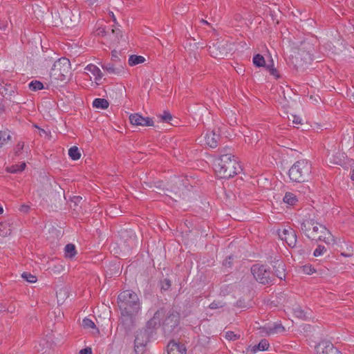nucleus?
<instances>
[{
    "label": "nucleus",
    "mask_w": 354,
    "mask_h": 354,
    "mask_svg": "<svg viewBox=\"0 0 354 354\" xmlns=\"http://www.w3.org/2000/svg\"><path fill=\"white\" fill-rule=\"evenodd\" d=\"M300 230L313 240L324 241L328 245L335 243L334 236L324 225L313 219H306L301 222Z\"/></svg>",
    "instance_id": "1"
},
{
    "label": "nucleus",
    "mask_w": 354,
    "mask_h": 354,
    "mask_svg": "<svg viewBox=\"0 0 354 354\" xmlns=\"http://www.w3.org/2000/svg\"><path fill=\"white\" fill-rule=\"evenodd\" d=\"M214 168L216 174L221 178H229L237 174L241 167L234 156L223 153L214 160Z\"/></svg>",
    "instance_id": "2"
},
{
    "label": "nucleus",
    "mask_w": 354,
    "mask_h": 354,
    "mask_svg": "<svg viewBox=\"0 0 354 354\" xmlns=\"http://www.w3.org/2000/svg\"><path fill=\"white\" fill-rule=\"evenodd\" d=\"M312 173V165L306 160L296 161L288 170V176L291 181L302 183L310 178Z\"/></svg>",
    "instance_id": "3"
},
{
    "label": "nucleus",
    "mask_w": 354,
    "mask_h": 354,
    "mask_svg": "<svg viewBox=\"0 0 354 354\" xmlns=\"http://www.w3.org/2000/svg\"><path fill=\"white\" fill-rule=\"evenodd\" d=\"M120 310L128 313H138L140 307L138 295L127 290L121 292L118 297Z\"/></svg>",
    "instance_id": "4"
},
{
    "label": "nucleus",
    "mask_w": 354,
    "mask_h": 354,
    "mask_svg": "<svg viewBox=\"0 0 354 354\" xmlns=\"http://www.w3.org/2000/svg\"><path fill=\"white\" fill-rule=\"evenodd\" d=\"M51 78L59 80L66 81L68 79L71 75V63L68 59L62 57L57 60L51 70H50Z\"/></svg>",
    "instance_id": "5"
},
{
    "label": "nucleus",
    "mask_w": 354,
    "mask_h": 354,
    "mask_svg": "<svg viewBox=\"0 0 354 354\" xmlns=\"http://www.w3.org/2000/svg\"><path fill=\"white\" fill-rule=\"evenodd\" d=\"M234 50V45L228 41L221 39L214 42L209 46L210 55L214 58L223 59L230 55Z\"/></svg>",
    "instance_id": "6"
},
{
    "label": "nucleus",
    "mask_w": 354,
    "mask_h": 354,
    "mask_svg": "<svg viewBox=\"0 0 354 354\" xmlns=\"http://www.w3.org/2000/svg\"><path fill=\"white\" fill-rule=\"evenodd\" d=\"M251 272L256 280L262 284H267L271 281L270 271L265 266L254 265L251 268Z\"/></svg>",
    "instance_id": "7"
},
{
    "label": "nucleus",
    "mask_w": 354,
    "mask_h": 354,
    "mask_svg": "<svg viewBox=\"0 0 354 354\" xmlns=\"http://www.w3.org/2000/svg\"><path fill=\"white\" fill-rule=\"evenodd\" d=\"M180 322V314L174 310H170L163 322V329L165 333H171L178 326Z\"/></svg>",
    "instance_id": "8"
},
{
    "label": "nucleus",
    "mask_w": 354,
    "mask_h": 354,
    "mask_svg": "<svg viewBox=\"0 0 354 354\" xmlns=\"http://www.w3.org/2000/svg\"><path fill=\"white\" fill-rule=\"evenodd\" d=\"M149 340V333L147 330L138 332L135 339V351L136 354H142L144 348Z\"/></svg>",
    "instance_id": "9"
},
{
    "label": "nucleus",
    "mask_w": 354,
    "mask_h": 354,
    "mask_svg": "<svg viewBox=\"0 0 354 354\" xmlns=\"http://www.w3.org/2000/svg\"><path fill=\"white\" fill-rule=\"evenodd\" d=\"M279 236L281 240H284L288 246L291 248L296 247L297 244V235L295 232L290 227L283 228V230H279Z\"/></svg>",
    "instance_id": "10"
},
{
    "label": "nucleus",
    "mask_w": 354,
    "mask_h": 354,
    "mask_svg": "<svg viewBox=\"0 0 354 354\" xmlns=\"http://www.w3.org/2000/svg\"><path fill=\"white\" fill-rule=\"evenodd\" d=\"M129 121L133 126L152 127L153 121L149 117L144 118L139 113H133L129 115Z\"/></svg>",
    "instance_id": "11"
},
{
    "label": "nucleus",
    "mask_w": 354,
    "mask_h": 354,
    "mask_svg": "<svg viewBox=\"0 0 354 354\" xmlns=\"http://www.w3.org/2000/svg\"><path fill=\"white\" fill-rule=\"evenodd\" d=\"M315 349L317 354H342L332 343L327 341L319 342Z\"/></svg>",
    "instance_id": "12"
},
{
    "label": "nucleus",
    "mask_w": 354,
    "mask_h": 354,
    "mask_svg": "<svg viewBox=\"0 0 354 354\" xmlns=\"http://www.w3.org/2000/svg\"><path fill=\"white\" fill-rule=\"evenodd\" d=\"M165 314L163 308L158 310L153 315V317L147 322L148 328H156L160 326V320Z\"/></svg>",
    "instance_id": "13"
},
{
    "label": "nucleus",
    "mask_w": 354,
    "mask_h": 354,
    "mask_svg": "<svg viewBox=\"0 0 354 354\" xmlns=\"http://www.w3.org/2000/svg\"><path fill=\"white\" fill-rule=\"evenodd\" d=\"M261 333L270 335L281 333L285 331L284 327L278 323H274L270 325L265 326L261 328Z\"/></svg>",
    "instance_id": "14"
},
{
    "label": "nucleus",
    "mask_w": 354,
    "mask_h": 354,
    "mask_svg": "<svg viewBox=\"0 0 354 354\" xmlns=\"http://www.w3.org/2000/svg\"><path fill=\"white\" fill-rule=\"evenodd\" d=\"M204 138L205 145L211 148H216L218 146L221 136L219 134L216 133L214 131H212L206 133Z\"/></svg>",
    "instance_id": "15"
},
{
    "label": "nucleus",
    "mask_w": 354,
    "mask_h": 354,
    "mask_svg": "<svg viewBox=\"0 0 354 354\" xmlns=\"http://www.w3.org/2000/svg\"><path fill=\"white\" fill-rule=\"evenodd\" d=\"M136 313H128L121 310V322L120 326L123 327L125 330L130 329L133 324V315Z\"/></svg>",
    "instance_id": "16"
},
{
    "label": "nucleus",
    "mask_w": 354,
    "mask_h": 354,
    "mask_svg": "<svg viewBox=\"0 0 354 354\" xmlns=\"http://www.w3.org/2000/svg\"><path fill=\"white\" fill-rule=\"evenodd\" d=\"M101 67L111 75H119L123 70V66L122 64H115L114 62L109 63H101Z\"/></svg>",
    "instance_id": "17"
},
{
    "label": "nucleus",
    "mask_w": 354,
    "mask_h": 354,
    "mask_svg": "<svg viewBox=\"0 0 354 354\" xmlns=\"http://www.w3.org/2000/svg\"><path fill=\"white\" fill-rule=\"evenodd\" d=\"M174 187H171V189L169 191L171 194H174L177 198H180L182 194H184V192L187 189V186L185 183H183V180H180L179 178L174 179Z\"/></svg>",
    "instance_id": "18"
},
{
    "label": "nucleus",
    "mask_w": 354,
    "mask_h": 354,
    "mask_svg": "<svg viewBox=\"0 0 354 354\" xmlns=\"http://www.w3.org/2000/svg\"><path fill=\"white\" fill-rule=\"evenodd\" d=\"M168 354H185L186 348L184 344L171 341L167 346Z\"/></svg>",
    "instance_id": "19"
},
{
    "label": "nucleus",
    "mask_w": 354,
    "mask_h": 354,
    "mask_svg": "<svg viewBox=\"0 0 354 354\" xmlns=\"http://www.w3.org/2000/svg\"><path fill=\"white\" fill-rule=\"evenodd\" d=\"M274 271L275 272L276 276L280 279H283L286 277L285 274V265L281 261H276L274 262L273 265Z\"/></svg>",
    "instance_id": "20"
},
{
    "label": "nucleus",
    "mask_w": 354,
    "mask_h": 354,
    "mask_svg": "<svg viewBox=\"0 0 354 354\" xmlns=\"http://www.w3.org/2000/svg\"><path fill=\"white\" fill-rule=\"evenodd\" d=\"M85 70L91 73L95 76V80L96 82L100 81L103 76L100 69L94 64H88L85 68Z\"/></svg>",
    "instance_id": "21"
},
{
    "label": "nucleus",
    "mask_w": 354,
    "mask_h": 354,
    "mask_svg": "<svg viewBox=\"0 0 354 354\" xmlns=\"http://www.w3.org/2000/svg\"><path fill=\"white\" fill-rule=\"evenodd\" d=\"M345 158V153L337 152L335 155H332V157L330 158V161L333 164L341 165L344 163Z\"/></svg>",
    "instance_id": "22"
},
{
    "label": "nucleus",
    "mask_w": 354,
    "mask_h": 354,
    "mask_svg": "<svg viewBox=\"0 0 354 354\" xmlns=\"http://www.w3.org/2000/svg\"><path fill=\"white\" fill-rule=\"evenodd\" d=\"M128 235H129V241L127 243V247H128L129 248H131L136 244V236L132 232H128L126 231V232H122L121 236H122V239H124L126 236H127Z\"/></svg>",
    "instance_id": "23"
},
{
    "label": "nucleus",
    "mask_w": 354,
    "mask_h": 354,
    "mask_svg": "<svg viewBox=\"0 0 354 354\" xmlns=\"http://www.w3.org/2000/svg\"><path fill=\"white\" fill-rule=\"evenodd\" d=\"M93 106L97 109H105L108 108L109 102L105 99L96 98L93 102Z\"/></svg>",
    "instance_id": "24"
},
{
    "label": "nucleus",
    "mask_w": 354,
    "mask_h": 354,
    "mask_svg": "<svg viewBox=\"0 0 354 354\" xmlns=\"http://www.w3.org/2000/svg\"><path fill=\"white\" fill-rule=\"evenodd\" d=\"M145 59L140 55H132L129 58V64L131 66L145 62Z\"/></svg>",
    "instance_id": "25"
},
{
    "label": "nucleus",
    "mask_w": 354,
    "mask_h": 354,
    "mask_svg": "<svg viewBox=\"0 0 354 354\" xmlns=\"http://www.w3.org/2000/svg\"><path fill=\"white\" fill-rule=\"evenodd\" d=\"M12 232L10 225L7 223H0V236L6 237L10 235Z\"/></svg>",
    "instance_id": "26"
},
{
    "label": "nucleus",
    "mask_w": 354,
    "mask_h": 354,
    "mask_svg": "<svg viewBox=\"0 0 354 354\" xmlns=\"http://www.w3.org/2000/svg\"><path fill=\"white\" fill-rule=\"evenodd\" d=\"M283 200L284 203L290 205H294L297 202V198L296 196L291 192L286 193Z\"/></svg>",
    "instance_id": "27"
},
{
    "label": "nucleus",
    "mask_w": 354,
    "mask_h": 354,
    "mask_svg": "<svg viewBox=\"0 0 354 354\" xmlns=\"http://www.w3.org/2000/svg\"><path fill=\"white\" fill-rule=\"evenodd\" d=\"M68 156L72 160H77L80 158L81 153L77 147L73 146L68 150Z\"/></svg>",
    "instance_id": "28"
},
{
    "label": "nucleus",
    "mask_w": 354,
    "mask_h": 354,
    "mask_svg": "<svg viewBox=\"0 0 354 354\" xmlns=\"http://www.w3.org/2000/svg\"><path fill=\"white\" fill-rule=\"evenodd\" d=\"M65 255L66 257H73L76 254L75 247L72 243H68L64 248Z\"/></svg>",
    "instance_id": "29"
},
{
    "label": "nucleus",
    "mask_w": 354,
    "mask_h": 354,
    "mask_svg": "<svg viewBox=\"0 0 354 354\" xmlns=\"http://www.w3.org/2000/svg\"><path fill=\"white\" fill-rule=\"evenodd\" d=\"M119 55L120 53L117 50H113L111 52V62H114L118 66V64H122L123 66L124 64H125V59H123V60H122L120 58Z\"/></svg>",
    "instance_id": "30"
},
{
    "label": "nucleus",
    "mask_w": 354,
    "mask_h": 354,
    "mask_svg": "<svg viewBox=\"0 0 354 354\" xmlns=\"http://www.w3.org/2000/svg\"><path fill=\"white\" fill-rule=\"evenodd\" d=\"M253 64L257 67L265 66L266 61L263 55L257 54L253 57Z\"/></svg>",
    "instance_id": "31"
},
{
    "label": "nucleus",
    "mask_w": 354,
    "mask_h": 354,
    "mask_svg": "<svg viewBox=\"0 0 354 354\" xmlns=\"http://www.w3.org/2000/svg\"><path fill=\"white\" fill-rule=\"evenodd\" d=\"M82 326L84 328L94 329L96 333H99V330L96 328L95 323L90 319L84 318L82 321Z\"/></svg>",
    "instance_id": "32"
},
{
    "label": "nucleus",
    "mask_w": 354,
    "mask_h": 354,
    "mask_svg": "<svg viewBox=\"0 0 354 354\" xmlns=\"http://www.w3.org/2000/svg\"><path fill=\"white\" fill-rule=\"evenodd\" d=\"M294 314L295 316L301 319H306L308 317V312L304 311L300 307H296L294 308Z\"/></svg>",
    "instance_id": "33"
},
{
    "label": "nucleus",
    "mask_w": 354,
    "mask_h": 354,
    "mask_svg": "<svg viewBox=\"0 0 354 354\" xmlns=\"http://www.w3.org/2000/svg\"><path fill=\"white\" fill-rule=\"evenodd\" d=\"M269 347V343L266 339H262L258 345L255 346L253 348V351L256 352L257 350L259 351H266Z\"/></svg>",
    "instance_id": "34"
},
{
    "label": "nucleus",
    "mask_w": 354,
    "mask_h": 354,
    "mask_svg": "<svg viewBox=\"0 0 354 354\" xmlns=\"http://www.w3.org/2000/svg\"><path fill=\"white\" fill-rule=\"evenodd\" d=\"M29 88L31 91H36L44 88L43 84L39 81H32L29 83Z\"/></svg>",
    "instance_id": "35"
},
{
    "label": "nucleus",
    "mask_w": 354,
    "mask_h": 354,
    "mask_svg": "<svg viewBox=\"0 0 354 354\" xmlns=\"http://www.w3.org/2000/svg\"><path fill=\"white\" fill-rule=\"evenodd\" d=\"M48 270L52 274H57L64 270V266L60 263H57L49 267Z\"/></svg>",
    "instance_id": "36"
},
{
    "label": "nucleus",
    "mask_w": 354,
    "mask_h": 354,
    "mask_svg": "<svg viewBox=\"0 0 354 354\" xmlns=\"http://www.w3.org/2000/svg\"><path fill=\"white\" fill-rule=\"evenodd\" d=\"M21 277L26 281L31 283H35L37 280L36 276L32 275L30 273L26 272L22 273Z\"/></svg>",
    "instance_id": "37"
},
{
    "label": "nucleus",
    "mask_w": 354,
    "mask_h": 354,
    "mask_svg": "<svg viewBox=\"0 0 354 354\" xmlns=\"http://www.w3.org/2000/svg\"><path fill=\"white\" fill-rule=\"evenodd\" d=\"M10 135L6 131H0V147L6 144V140L10 139Z\"/></svg>",
    "instance_id": "38"
},
{
    "label": "nucleus",
    "mask_w": 354,
    "mask_h": 354,
    "mask_svg": "<svg viewBox=\"0 0 354 354\" xmlns=\"http://www.w3.org/2000/svg\"><path fill=\"white\" fill-rule=\"evenodd\" d=\"M300 59H304V62L306 64H310L313 60V57L310 54L308 53L302 52L300 53Z\"/></svg>",
    "instance_id": "39"
},
{
    "label": "nucleus",
    "mask_w": 354,
    "mask_h": 354,
    "mask_svg": "<svg viewBox=\"0 0 354 354\" xmlns=\"http://www.w3.org/2000/svg\"><path fill=\"white\" fill-rule=\"evenodd\" d=\"M240 335L232 331H227L225 333V338L230 341H234L239 338Z\"/></svg>",
    "instance_id": "40"
},
{
    "label": "nucleus",
    "mask_w": 354,
    "mask_h": 354,
    "mask_svg": "<svg viewBox=\"0 0 354 354\" xmlns=\"http://www.w3.org/2000/svg\"><path fill=\"white\" fill-rule=\"evenodd\" d=\"M354 252V248L352 245L347 246L346 250L344 252H342L341 253V255L346 257H352L353 255Z\"/></svg>",
    "instance_id": "41"
},
{
    "label": "nucleus",
    "mask_w": 354,
    "mask_h": 354,
    "mask_svg": "<svg viewBox=\"0 0 354 354\" xmlns=\"http://www.w3.org/2000/svg\"><path fill=\"white\" fill-rule=\"evenodd\" d=\"M326 251V248L323 245H318V247L313 252V255L315 257H319L322 255Z\"/></svg>",
    "instance_id": "42"
},
{
    "label": "nucleus",
    "mask_w": 354,
    "mask_h": 354,
    "mask_svg": "<svg viewBox=\"0 0 354 354\" xmlns=\"http://www.w3.org/2000/svg\"><path fill=\"white\" fill-rule=\"evenodd\" d=\"M266 68L270 71V75L275 76L277 78L279 77V75L278 74L277 69L274 67L272 62L271 64H268Z\"/></svg>",
    "instance_id": "43"
},
{
    "label": "nucleus",
    "mask_w": 354,
    "mask_h": 354,
    "mask_svg": "<svg viewBox=\"0 0 354 354\" xmlns=\"http://www.w3.org/2000/svg\"><path fill=\"white\" fill-rule=\"evenodd\" d=\"M288 120L291 121L293 124H301V119L296 115H291L290 116H288Z\"/></svg>",
    "instance_id": "44"
},
{
    "label": "nucleus",
    "mask_w": 354,
    "mask_h": 354,
    "mask_svg": "<svg viewBox=\"0 0 354 354\" xmlns=\"http://www.w3.org/2000/svg\"><path fill=\"white\" fill-rule=\"evenodd\" d=\"M67 290L66 289H60L58 292H57V297L58 301H64V296L67 295Z\"/></svg>",
    "instance_id": "45"
},
{
    "label": "nucleus",
    "mask_w": 354,
    "mask_h": 354,
    "mask_svg": "<svg viewBox=\"0 0 354 354\" xmlns=\"http://www.w3.org/2000/svg\"><path fill=\"white\" fill-rule=\"evenodd\" d=\"M161 289L163 290H167L171 286V281L169 279H165L160 282Z\"/></svg>",
    "instance_id": "46"
},
{
    "label": "nucleus",
    "mask_w": 354,
    "mask_h": 354,
    "mask_svg": "<svg viewBox=\"0 0 354 354\" xmlns=\"http://www.w3.org/2000/svg\"><path fill=\"white\" fill-rule=\"evenodd\" d=\"M225 306L224 303H222L221 301H213L211 303L209 306V308L211 309H218L220 308H222Z\"/></svg>",
    "instance_id": "47"
},
{
    "label": "nucleus",
    "mask_w": 354,
    "mask_h": 354,
    "mask_svg": "<svg viewBox=\"0 0 354 354\" xmlns=\"http://www.w3.org/2000/svg\"><path fill=\"white\" fill-rule=\"evenodd\" d=\"M160 118L162 122H168L172 119V116L170 113L165 111L163 114L160 115Z\"/></svg>",
    "instance_id": "48"
},
{
    "label": "nucleus",
    "mask_w": 354,
    "mask_h": 354,
    "mask_svg": "<svg viewBox=\"0 0 354 354\" xmlns=\"http://www.w3.org/2000/svg\"><path fill=\"white\" fill-rule=\"evenodd\" d=\"M24 147V142H19L17 145V147L15 149V155L19 156L21 153V151L23 150Z\"/></svg>",
    "instance_id": "49"
},
{
    "label": "nucleus",
    "mask_w": 354,
    "mask_h": 354,
    "mask_svg": "<svg viewBox=\"0 0 354 354\" xmlns=\"http://www.w3.org/2000/svg\"><path fill=\"white\" fill-rule=\"evenodd\" d=\"M302 269L303 272L307 274H311L315 272V270L310 266H304Z\"/></svg>",
    "instance_id": "50"
},
{
    "label": "nucleus",
    "mask_w": 354,
    "mask_h": 354,
    "mask_svg": "<svg viewBox=\"0 0 354 354\" xmlns=\"http://www.w3.org/2000/svg\"><path fill=\"white\" fill-rule=\"evenodd\" d=\"M19 165H12L9 167L7 168V171L10 173H13V174H15V173H18V172H21V171L19 169Z\"/></svg>",
    "instance_id": "51"
},
{
    "label": "nucleus",
    "mask_w": 354,
    "mask_h": 354,
    "mask_svg": "<svg viewBox=\"0 0 354 354\" xmlns=\"http://www.w3.org/2000/svg\"><path fill=\"white\" fill-rule=\"evenodd\" d=\"M9 23L7 21H0V30L6 31L8 28Z\"/></svg>",
    "instance_id": "52"
},
{
    "label": "nucleus",
    "mask_w": 354,
    "mask_h": 354,
    "mask_svg": "<svg viewBox=\"0 0 354 354\" xmlns=\"http://www.w3.org/2000/svg\"><path fill=\"white\" fill-rule=\"evenodd\" d=\"M82 200V198L81 196H75L72 198L71 202L74 203L75 206H77Z\"/></svg>",
    "instance_id": "53"
},
{
    "label": "nucleus",
    "mask_w": 354,
    "mask_h": 354,
    "mask_svg": "<svg viewBox=\"0 0 354 354\" xmlns=\"http://www.w3.org/2000/svg\"><path fill=\"white\" fill-rule=\"evenodd\" d=\"M145 184L146 185L147 187H149V188H153V187H156V188H160V185H156V183H151V182H145Z\"/></svg>",
    "instance_id": "54"
},
{
    "label": "nucleus",
    "mask_w": 354,
    "mask_h": 354,
    "mask_svg": "<svg viewBox=\"0 0 354 354\" xmlns=\"http://www.w3.org/2000/svg\"><path fill=\"white\" fill-rule=\"evenodd\" d=\"M79 354H92V350L91 348H85L80 351Z\"/></svg>",
    "instance_id": "55"
},
{
    "label": "nucleus",
    "mask_w": 354,
    "mask_h": 354,
    "mask_svg": "<svg viewBox=\"0 0 354 354\" xmlns=\"http://www.w3.org/2000/svg\"><path fill=\"white\" fill-rule=\"evenodd\" d=\"M231 259L232 257H229L228 258L225 259V260L223 262V264L225 266H231Z\"/></svg>",
    "instance_id": "56"
},
{
    "label": "nucleus",
    "mask_w": 354,
    "mask_h": 354,
    "mask_svg": "<svg viewBox=\"0 0 354 354\" xmlns=\"http://www.w3.org/2000/svg\"><path fill=\"white\" fill-rule=\"evenodd\" d=\"M29 209V206L23 205L20 207V211L26 213L28 212Z\"/></svg>",
    "instance_id": "57"
},
{
    "label": "nucleus",
    "mask_w": 354,
    "mask_h": 354,
    "mask_svg": "<svg viewBox=\"0 0 354 354\" xmlns=\"http://www.w3.org/2000/svg\"><path fill=\"white\" fill-rule=\"evenodd\" d=\"M26 167V162H22L21 165H19V169L21 171H22L25 169Z\"/></svg>",
    "instance_id": "58"
},
{
    "label": "nucleus",
    "mask_w": 354,
    "mask_h": 354,
    "mask_svg": "<svg viewBox=\"0 0 354 354\" xmlns=\"http://www.w3.org/2000/svg\"><path fill=\"white\" fill-rule=\"evenodd\" d=\"M39 135L40 136H43L44 135H46V132L41 129H39Z\"/></svg>",
    "instance_id": "59"
},
{
    "label": "nucleus",
    "mask_w": 354,
    "mask_h": 354,
    "mask_svg": "<svg viewBox=\"0 0 354 354\" xmlns=\"http://www.w3.org/2000/svg\"><path fill=\"white\" fill-rule=\"evenodd\" d=\"M6 310V308L2 304H0V313L2 311H5Z\"/></svg>",
    "instance_id": "60"
},
{
    "label": "nucleus",
    "mask_w": 354,
    "mask_h": 354,
    "mask_svg": "<svg viewBox=\"0 0 354 354\" xmlns=\"http://www.w3.org/2000/svg\"><path fill=\"white\" fill-rule=\"evenodd\" d=\"M86 1H88L91 5H93L95 3H96L98 0H86Z\"/></svg>",
    "instance_id": "61"
},
{
    "label": "nucleus",
    "mask_w": 354,
    "mask_h": 354,
    "mask_svg": "<svg viewBox=\"0 0 354 354\" xmlns=\"http://www.w3.org/2000/svg\"><path fill=\"white\" fill-rule=\"evenodd\" d=\"M201 22L204 24H207L208 26H210V24L208 21H207L206 20H205V19H201Z\"/></svg>",
    "instance_id": "62"
},
{
    "label": "nucleus",
    "mask_w": 354,
    "mask_h": 354,
    "mask_svg": "<svg viewBox=\"0 0 354 354\" xmlns=\"http://www.w3.org/2000/svg\"><path fill=\"white\" fill-rule=\"evenodd\" d=\"M351 178L354 181V169L352 171Z\"/></svg>",
    "instance_id": "63"
},
{
    "label": "nucleus",
    "mask_w": 354,
    "mask_h": 354,
    "mask_svg": "<svg viewBox=\"0 0 354 354\" xmlns=\"http://www.w3.org/2000/svg\"><path fill=\"white\" fill-rule=\"evenodd\" d=\"M351 98L354 101V91L352 93Z\"/></svg>",
    "instance_id": "64"
}]
</instances>
